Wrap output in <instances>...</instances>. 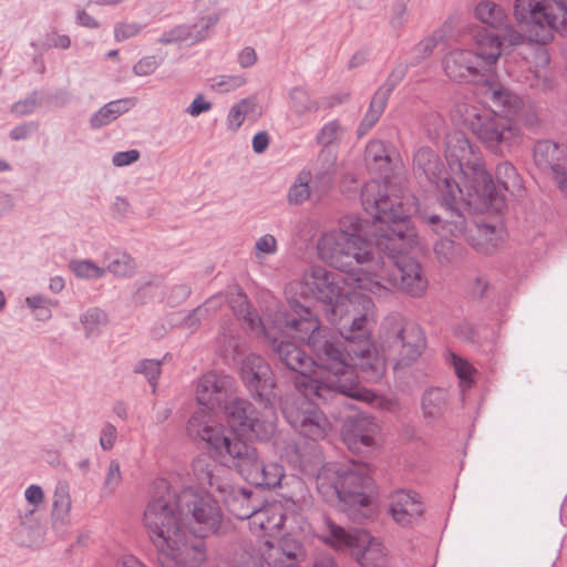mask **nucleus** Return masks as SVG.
Returning a JSON list of instances; mask_svg holds the SVG:
<instances>
[{
	"label": "nucleus",
	"instance_id": "1",
	"mask_svg": "<svg viewBox=\"0 0 567 567\" xmlns=\"http://www.w3.org/2000/svg\"><path fill=\"white\" fill-rule=\"evenodd\" d=\"M341 281L348 279L313 266L300 282V296L319 302L338 332L322 326L317 315L297 299H289L288 308L280 309L275 320L280 328L306 340L313 367L327 372L321 379L309 380L310 390L323 403L363 399L355 367L371 381L380 380L385 371L384 362L373 355L368 317L342 291Z\"/></svg>",
	"mask_w": 567,
	"mask_h": 567
},
{
	"label": "nucleus",
	"instance_id": "2",
	"mask_svg": "<svg viewBox=\"0 0 567 567\" xmlns=\"http://www.w3.org/2000/svg\"><path fill=\"white\" fill-rule=\"evenodd\" d=\"M361 203L365 213L381 223L375 234L378 260L370 284L420 297L427 279L420 262L403 256L416 237L409 213L396 197L389 195L386 184L379 181L363 185Z\"/></svg>",
	"mask_w": 567,
	"mask_h": 567
},
{
	"label": "nucleus",
	"instance_id": "3",
	"mask_svg": "<svg viewBox=\"0 0 567 567\" xmlns=\"http://www.w3.org/2000/svg\"><path fill=\"white\" fill-rule=\"evenodd\" d=\"M374 219L373 230L368 231L369 223L357 216H344L340 229L324 234L318 241L320 259L330 267L349 275V280L362 287L363 280L372 277L378 260L375 234L380 221Z\"/></svg>",
	"mask_w": 567,
	"mask_h": 567
},
{
	"label": "nucleus",
	"instance_id": "4",
	"mask_svg": "<svg viewBox=\"0 0 567 567\" xmlns=\"http://www.w3.org/2000/svg\"><path fill=\"white\" fill-rule=\"evenodd\" d=\"M413 172L421 184H429L441 198L443 213L425 216L426 223L441 233L449 230L452 235L461 234L465 225L463 210L472 205V199L466 196L454 173L430 147H421L415 152Z\"/></svg>",
	"mask_w": 567,
	"mask_h": 567
},
{
	"label": "nucleus",
	"instance_id": "5",
	"mask_svg": "<svg viewBox=\"0 0 567 567\" xmlns=\"http://www.w3.org/2000/svg\"><path fill=\"white\" fill-rule=\"evenodd\" d=\"M198 416L193 417L187 424L190 436L199 437L214 449L219 455H228L237 472L251 485L262 488H275L280 485L284 477V468L278 463L265 464L259 460L255 446L243 440L233 441L226 435L221 426L206 425L199 429Z\"/></svg>",
	"mask_w": 567,
	"mask_h": 567
},
{
	"label": "nucleus",
	"instance_id": "6",
	"mask_svg": "<svg viewBox=\"0 0 567 567\" xmlns=\"http://www.w3.org/2000/svg\"><path fill=\"white\" fill-rule=\"evenodd\" d=\"M445 158L454 175L461 176L466 196L472 204L480 202L485 206L497 209L503 205L493 176L485 169L477 147L461 132H454L446 137Z\"/></svg>",
	"mask_w": 567,
	"mask_h": 567
},
{
	"label": "nucleus",
	"instance_id": "7",
	"mask_svg": "<svg viewBox=\"0 0 567 567\" xmlns=\"http://www.w3.org/2000/svg\"><path fill=\"white\" fill-rule=\"evenodd\" d=\"M178 494L162 480L144 512V524L150 539L157 549L176 550L190 537L183 524Z\"/></svg>",
	"mask_w": 567,
	"mask_h": 567
},
{
	"label": "nucleus",
	"instance_id": "8",
	"mask_svg": "<svg viewBox=\"0 0 567 567\" xmlns=\"http://www.w3.org/2000/svg\"><path fill=\"white\" fill-rule=\"evenodd\" d=\"M453 115L491 151L504 155L520 142L519 130L514 121L491 110L467 103L454 106Z\"/></svg>",
	"mask_w": 567,
	"mask_h": 567
},
{
	"label": "nucleus",
	"instance_id": "9",
	"mask_svg": "<svg viewBox=\"0 0 567 567\" xmlns=\"http://www.w3.org/2000/svg\"><path fill=\"white\" fill-rule=\"evenodd\" d=\"M229 425V430L221 424L209 423L204 421L202 412H195L188 422L198 416L199 429L206 425L221 426L226 435H230L233 441L240 440L238 436H247L260 442L270 441L277 429V415L275 408L264 409V412H257L256 408L248 400L243 398H228L221 406Z\"/></svg>",
	"mask_w": 567,
	"mask_h": 567
},
{
	"label": "nucleus",
	"instance_id": "10",
	"mask_svg": "<svg viewBox=\"0 0 567 567\" xmlns=\"http://www.w3.org/2000/svg\"><path fill=\"white\" fill-rule=\"evenodd\" d=\"M514 16L532 42L547 44L556 32L567 35V0H515Z\"/></svg>",
	"mask_w": 567,
	"mask_h": 567
},
{
	"label": "nucleus",
	"instance_id": "11",
	"mask_svg": "<svg viewBox=\"0 0 567 567\" xmlns=\"http://www.w3.org/2000/svg\"><path fill=\"white\" fill-rule=\"evenodd\" d=\"M372 487L373 480L370 476L368 462L352 460L349 464L337 467L332 488L342 511L350 519L362 523L372 516L373 509L369 495Z\"/></svg>",
	"mask_w": 567,
	"mask_h": 567
},
{
	"label": "nucleus",
	"instance_id": "12",
	"mask_svg": "<svg viewBox=\"0 0 567 567\" xmlns=\"http://www.w3.org/2000/svg\"><path fill=\"white\" fill-rule=\"evenodd\" d=\"M193 472L198 483L208 486L218 494L227 509L238 519H248L260 506V501L252 497V492L231 484L229 470L208 456H199L193 462Z\"/></svg>",
	"mask_w": 567,
	"mask_h": 567
},
{
	"label": "nucleus",
	"instance_id": "13",
	"mask_svg": "<svg viewBox=\"0 0 567 567\" xmlns=\"http://www.w3.org/2000/svg\"><path fill=\"white\" fill-rule=\"evenodd\" d=\"M426 347L421 327L400 315L385 318L381 327L380 348L385 360L394 368L408 367L415 362Z\"/></svg>",
	"mask_w": 567,
	"mask_h": 567
},
{
	"label": "nucleus",
	"instance_id": "14",
	"mask_svg": "<svg viewBox=\"0 0 567 567\" xmlns=\"http://www.w3.org/2000/svg\"><path fill=\"white\" fill-rule=\"evenodd\" d=\"M501 51L478 45L477 52L471 50H454L443 59V69L446 76L457 83H477L487 73L493 72Z\"/></svg>",
	"mask_w": 567,
	"mask_h": 567
},
{
	"label": "nucleus",
	"instance_id": "15",
	"mask_svg": "<svg viewBox=\"0 0 567 567\" xmlns=\"http://www.w3.org/2000/svg\"><path fill=\"white\" fill-rule=\"evenodd\" d=\"M476 18L489 29L484 34L477 33V44L502 51L504 48L515 47L524 41L522 32L508 24L505 10L492 1H482L475 8Z\"/></svg>",
	"mask_w": 567,
	"mask_h": 567
},
{
	"label": "nucleus",
	"instance_id": "16",
	"mask_svg": "<svg viewBox=\"0 0 567 567\" xmlns=\"http://www.w3.org/2000/svg\"><path fill=\"white\" fill-rule=\"evenodd\" d=\"M239 375L249 395L264 409L275 408L277 381L265 358L249 353L240 363Z\"/></svg>",
	"mask_w": 567,
	"mask_h": 567
},
{
	"label": "nucleus",
	"instance_id": "17",
	"mask_svg": "<svg viewBox=\"0 0 567 567\" xmlns=\"http://www.w3.org/2000/svg\"><path fill=\"white\" fill-rule=\"evenodd\" d=\"M282 414L291 427L312 441L323 439L330 426L318 404L306 395L287 399L282 405Z\"/></svg>",
	"mask_w": 567,
	"mask_h": 567
},
{
	"label": "nucleus",
	"instance_id": "18",
	"mask_svg": "<svg viewBox=\"0 0 567 567\" xmlns=\"http://www.w3.org/2000/svg\"><path fill=\"white\" fill-rule=\"evenodd\" d=\"M181 509L184 515L190 514L197 524L200 525L202 539L207 534H215L219 530L223 520V513L219 501L210 493H202L193 488H185L178 494ZM190 539H196L190 536Z\"/></svg>",
	"mask_w": 567,
	"mask_h": 567
},
{
	"label": "nucleus",
	"instance_id": "19",
	"mask_svg": "<svg viewBox=\"0 0 567 567\" xmlns=\"http://www.w3.org/2000/svg\"><path fill=\"white\" fill-rule=\"evenodd\" d=\"M328 535L324 542L336 548H361L357 554V560L361 567H381L385 559L379 544L370 540V535L362 529H355L354 533L346 530L343 527L326 518Z\"/></svg>",
	"mask_w": 567,
	"mask_h": 567
},
{
	"label": "nucleus",
	"instance_id": "20",
	"mask_svg": "<svg viewBox=\"0 0 567 567\" xmlns=\"http://www.w3.org/2000/svg\"><path fill=\"white\" fill-rule=\"evenodd\" d=\"M379 425L374 417L367 414H358L349 419L342 431V439L348 449L353 453H371L375 446V435Z\"/></svg>",
	"mask_w": 567,
	"mask_h": 567
},
{
	"label": "nucleus",
	"instance_id": "21",
	"mask_svg": "<svg viewBox=\"0 0 567 567\" xmlns=\"http://www.w3.org/2000/svg\"><path fill=\"white\" fill-rule=\"evenodd\" d=\"M233 380L227 375L209 372L202 377L196 389L198 404L214 411L221 409L229 398Z\"/></svg>",
	"mask_w": 567,
	"mask_h": 567
},
{
	"label": "nucleus",
	"instance_id": "22",
	"mask_svg": "<svg viewBox=\"0 0 567 567\" xmlns=\"http://www.w3.org/2000/svg\"><path fill=\"white\" fill-rule=\"evenodd\" d=\"M424 513L421 496L412 489H396L390 495V514L401 526H410Z\"/></svg>",
	"mask_w": 567,
	"mask_h": 567
},
{
	"label": "nucleus",
	"instance_id": "23",
	"mask_svg": "<svg viewBox=\"0 0 567 567\" xmlns=\"http://www.w3.org/2000/svg\"><path fill=\"white\" fill-rule=\"evenodd\" d=\"M272 351L279 369H286L303 378L313 372V360L295 342L275 341Z\"/></svg>",
	"mask_w": 567,
	"mask_h": 567
},
{
	"label": "nucleus",
	"instance_id": "24",
	"mask_svg": "<svg viewBox=\"0 0 567 567\" xmlns=\"http://www.w3.org/2000/svg\"><path fill=\"white\" fill-rule=\"evenodd\" d=\"M184 544L176 550L157 549L159 551V564L162 567H184L179 564L181 559L192 556L194 565L198 566L206 559L205 543L202 539L184 538Z\"/></svg>",
	"mask_w": 567,
	"mask_h": 567
},
{
	"label": "nucleus",
	"instance_id": "25",
	"mask_svg": "<svg viewBox=\"0 0 567 567\" xmlns=\"http://www.w3.org/2000/svg\"><path fill=\"white\" fill-rule=\"evenodd\" d=\"M495 178L497 181V185L495 183L494 185L503 198V205L496 210H501L505 205V197L503 192H506L515 197L523 196L525 192L523 179L516 167L511 162L503 161L496 165Z\"/></svg>",
	"mask_w": 567,
	"mask_h": 567
},
{
	"label": "nucleus",
	"instance_id": "26",
	"mask_svg": "<svg viewBox=\"0 0 567 567\" xmlns=\"http://www.w3.org/2000/svg\"><path fill=\"white\" fill-rule=\"evenodd\" d=\"M493 105L496 107V113H503V117H508L514 121V118H520L522 113L524 111V104L522 99L513 93L511 90L498 86L491 87V96H489Z\"/></svg>",
	"mask_w": 567,
	"mask_h": 567
},
{
	"label": "nucleus",
	"instance_id": "27",
	"mask_svg": "<svg viewBox=\"0 0 567 567\" xmlns=\"http://www.w3.org/2000/svg\"><path fill=\"white\" fill-rule=\"evenodd\" d=\"M136 104V99L126 97L111 101L104 104L90 117V126L93 130L104 127L115 121L122 114L128 112Z\"/></svg>",
	"mask_w": 567,
	"mask_h": 567
},
{
	"label": "nucleus",
	"instance_id": "28",
	"mask_svg": "<svg viewBox=\"0 0 567 567\" xmlns=\"http://www.w3.org/2000/svg\"><path fill=\"white\" fill-rule=\"evenodd\" d=\"M534 162L539 169L553 172L555 168L560 166V158L563 156V150L559 144L543 140L538 141L534 145L533 150Z\"/></svg>",
	"mask_w": 567,
	"mask_h": 567
},
{
	"label": "nucleus",
	"instance_id": "29",
	"mask_svg": "<svg viewBox=\"0 0 567 567\" xmlns=\"http://www.w3.org/2000/svg\"><path fill=\"white\" fill-rule=\"evenodd\" d=\"M449 393L443 388H430L422 395L421 406L425 419L437 420L449 408Z\"/></svg>",
	"mask_w": 567,
	"mask_h": 567
},
{
	"label": "nucleus",
	"instance_id": "30",
	"mask_svg": "<svg viewBox=\"0 0 567 567\" xmlns=\"http://www.w3.org/2000/svg\"><path fill=\"white\" fill-rule=\"evenodd\" d=\"M431 227H432L433 231H435L437 235L441 236V238L434 245V252H435L437 259L441 262L451 264V262L457 260L458 258H461L462 252H463L462 245L456 243L453 239H450L449 236L453 237V238L462 237L466 230V224L464 225V229L462 230V233L458 235H452L449 230H446V233L442 230V233H441V231L434 229L433 226H431Z\"/></svg>",
	"mask_w": 567,
	"mask_h": 567
},
{
	"label": "nucleus",
	"instance_id": "31",
	"mask_svg": "<svg viewBox=\"0 0 567 567\" xmlns=\"http://www.w3.org/2000/svg\"><path fill=\"white\" fill-rule=\"evenodd\" d=\"M390 95V93L378 87L372 95L369 109L358 127L359 136L365 135L377 124L386 107Z\"/></svg>",
	"mask_w": 567,
	"mask_h": 567
},
{
	"label": "nucleus",
	"instance_id": "32",
	"mask_svg": "<svg viewBox=\"0 0 567 567\" xmlns=\"http://www.w3.org/2000/svg\"><path fill=\"white\" fill-rule=\"evenodd\" d=\"M80 322L86 339H93L102 333L109 322L107 313L99 307H91L80 315Z\"/></svg>",
	"mask_w": 567,
	"mask_h": 567
},
{
	"label": "nucleus",
	"instance_id": "33",
	"mask_svg": "<svg viewBox=\"0 0 567 567\" xmlns=\"http://www.w3.org/2000/svg\"><path fill=\"white\" fill-rule=\"evenodd\" d=\"M300 553V545L290 539L282 538L278 548H274V554L270 555L271 560L268 563L270 567L281 565V567H298L297 557Z\"/></svg>",
	"mask_w": 567,
	"mask_h": 567
},
{
	"label": "nucleus",
	"instance_id": "34",
	"mask_svg": "<svg viewBox=\"0 0 567 567\" xmlns=\"http://www.w3.org/2000/svg\"><path fill=\"white\" fill-rule=\"evenodd\" d=\"M311 181L312 175L310 171L303 169L297 175L288 192V200L290 204L301 205L310 198L312 192L310 186Z\"/></svg>",
	"mask_w": 567,
	"mask_h": 567
},
{
	"label": "nucleus",
	"instance_id": "35",
	"mask_svg": "<svg viewBox=\"0 0 567 567\" xmlns=\"http://www.w3.org/2000/svg\"><path fill=\"white\" fill-rule=\"evenodd\" d=\"M25 306L33 312L35 320L49 321L52 318L51 309L58 307L59 301L37 293L25 298Z\"/></svg>",
	"mask_w": 567,
	"mask_h": 567
},
{
	"label": "nucleus",
	"instance_id": "36",
	"mask_svg": "<svg viewBox=\"0 0 567 567\" xmlns=\"http://www.w3.org/2000/svg\"><path fill=\"white\" fill-rule=\"evenodd\" d=\"M71 509V497L69 487L65 484H59L53 494L52 519L54 523H64Z\"/></svg>",
	"mask_w": 567,
	"mask_h": 567
},
{
	"label": "nucleus",
	"instance_id": "37",
	"mask_svg": "<svg viewBox=\"0 0 567 567\" xmlns=\"http://www.w3.org/2000/svg\"><path fill=\"white\" fill-rule=\"evenodd\" d=\"M269 508H261L260 505L256 507V513L248 518L251 525L258 526L265 534L279 529L284 524V515L269 516Z\"/></svg>",
	"mask_w": 567,
	"mask_h": 567
},
{
	"label": "nucleus",
	"instance_id": "38",
	"mask_svg": "<svg viewBox=\"0 0 567 567\" xmlns=\"http://www.w3.org/2000/svg\"><path fill=\"white\" fill-rule=\"evenodd\" d=\"M289 95L291 99V109L298 116L315 113L319 109L318 103L313 101L308 91L302 87L296 86L291 89Z\"/></svg>",
	"mask_w": 567,
	"mask_h": 567
},
{
	"label": "nucleus",
	"instance_id": "39",
	"mask_svg": "<svg viewBox=\"0 0 567 567\" xmlns=\"http://www.w3.org/2000/svg\"><path fill=\"white\" fill-rule=\"evenodd\" d=\"M256 101L254 97H246L240 100L234 106H231L227 115V125L231 131H237L244 123L246 116L255 111Z\"/></svg>",
	"mask_w": 567,
	"mask_h": 567
},
{
	"label": "nucleus",
	"instance_id": "40",
	"mask_svg": "<svg viewBox=\"0 0 567 567\" xmlns=\"http://www.w3.org/2000/svg\"><path fill=\"white\" fill-rule=\"evenodd\" d=\"M69 268L78 278L89 280L102 278L106 271L91 259H72Z\"/></svg>",
	"mask_w": 567,
	"mask_h": 567
},
{
	"label": "nucleus",
	"instance_id": "41",
	"mask_svg": "<svg viewBox=\"0 0 567 567\" xmlns=\"http://www.w3.org/2000/svg\"><path fill=\"white\" fill-rule=\"evenodd\" d=\"M219 17L215 13L202 17L193 24H188L190 29V43L195 44L204 41L208 37L209 30L217 24Z\"/></svg>",
	"mask_w": 567,
	"mask_h": 567
},
{
	"label": "nucleus",
	"instance_id": "42",
	"mask_svg": "<svg viewBox=\"0 0 567 567\" xmlns=\"http://www.w3.org/2000/svg\"><path fill=\"white\" fill-rule=\"evenodd\" d=\"M136 265L134 259L126 252L118 254L112 259L105 270L122 278L131 277L135 271Z\"/></svg>",
	"mask_w": 567,
	"mask_h": 567
},
{
	"label": "nucleus",
	"instance_id": "43",
	"mask_svg": "<svg viewBox=\"0 0 567 567\" xmlns=\"http://www.w3.org/2000/svg\"><path fill=\"white\" fill-rule=\"evenodd\" d=\"M442 35L440 33H433L432 35L421 40L414 48V59L411 61V65L415 66L417 65L423 59L430 56L433 52V50L441 43L440 40Z\"/></svg>",
	"mask_w": 567,
	"mask_h": 567
},
{
	"label": "nucleus",
	"instance_id": "44",
	"mask_svg": "<svg viewBox=\"0 0 567 567\" xmlns=\"http://www.w3.org/2000/svg\"><path fill=\"white\" fill-rule=\"evenodd\" d=\"M341 125L338 120L326 123L318 132L316 142L322 147H328L339 142Z\"/></svg>",
	"mask_w": 567,
	"mask_h": 567
},
{
	"label": "nucleus",
	"instance_id": "45",
	"mask_svg": "<svg viewBox=\"0 0 567 567\" xmlns=\"http://www.w3.org/2000/svg\"><path fill=\"white\" fill-rule=\"evenodd\" d=\"M365 161L378 164L379 168H383L389 165L391 159L381 141H371L365 147Z\"/></svg>",
	"mask_w": 567,
	"mask_h": 567
},
{
	"label": "nucleus",
	"instance_id": "46",
	"mask_svg": "<svg viewBox=\"0 0 567 567\" xmlns=\"http://www.w3.org/2000/svg\"><path fill=\"white\" fill-rule=\"evenodd\" d=\"M42 104L39 91H32L23 100L12 104L11 112L17 116H25L35 111Z\"/></svg>",
	"mask_w": 567,
	"mask_h": 567
},
{
	"label": "nucleus",
	"instance_id": "47",
	"mask_svg": "<svg viewBox=\"0 0 567 567\" xmlns=\"http://www.w3.org/2000/svg\"><path fill=\"white\" fill-rule=\"evenodd\" d=\"M161 364L162 362L159 360L143 359L135 364L134 372L143 374L148 383L155 388L156 381L161 374Z\"/></svg>",
	"mask_w": 567,
	"mask_h": 567
},
{
	"label": "nucleus",
	"instance_id": "48",
	"mask_svg": "<svg viewBox=\"0 0 567 567\" xmlns=\"http://www.w3.org/2000/svg\"><path fill=\"white\" fill-rule=\"evenodd\" d=\"M411 66V63H398L379 87L392 94L395 87L404 80Z\"/></svg>",
	"mask_w": 567,
	"mask_h": 567
},
{
	"label": "nucleus",
	"instance_id": "49",
	"mask_svg": "<svg viewBox=\"0 0 567 567\" xmlns=\"http://www.w3.org/2000/svg\"><path fill=\"white\" fill-rule=\"evenodd\" d=\"M411 66V63H398L379 87L392 94L395 87L404 80Z\"/></svg>",
	"mask_w": 567,
	"mask_h": 567
},
{
	"label": "nucleus",
	"instance_id": "50",
	"mask_svg": "<svg viewBox=\"0 0 567 567\" xmlns=\"http://www.w3.org/2000/svg\"><path fill=\"white\" fill-rule=\"evenodd\" d=\"M411 66V63H398L379 87L392 94L395 87L404 80Z\"/></svg>",
	"mask_w": 567,
	"mask_h": 567
},
{
	"label": "nucleus",
	"instance_id": "51",
	"mask_svg": "<svg viewBox=\"0 0 567 567\" xmlns=\"http://www.w3.org/2000/svg\"><path fill=\"white\" fill-rule=\"evenodd\" d=\"M411 66V63H398L379 87L392 94L395 87L404 80Z\"/></svg>",
	"mask_w": 567,
	"mask_h": 567
},
{
	"label": "nucleus",
	"instance_id": "52",
	"mask_svg": "<svg viewBox=\"0 0 567 567\" xmlns=\"http://www.w3.org/2000/svg\"><path fill=\"white\" fill-rule=\"evenodd\" d=\"M184 41H190V29L188 24H177L168 31H165L158 38V42L164 45L176 44Z\"/></svg>",
	"mask_w": 567,
	"mask_h": 567
},
{
	"label": "nucleus",
	"instance_id": "53",
	"mask_svg": "<svg viewBox=\"0 0 567 567\" xmlns=\"http://www.w3.org/2000/svg\"><path fill=\"white\" fill-rule=\"evenodd\" d=\"M121 482H122V472H121L120 462L117 460H112L110 462L107 473L105 475L103 489L109 492L110 494H112L120 486Z\"/></svg>",
	"mask_w": 567,
	"mask_h": 567
},
{
	"label": "nucleus",
	"instance_id": "54",
	"mask_svg": "<svg viewBox=\"0 0 567 567\" xmlns=\"http://www.w3.org/2000/svg\"><path fill=\"white\" fill-rule=\"evenodd\" d=\"M143 30V25L137 22H120L114 27V38L117 42L131 39Z\"/></svg>",
	"mask_w": 567,
	"mask_h": 567
},
{
	"label": "nucleus",
	"instance_id": "55",
	"mask_svg": "<svg viewBox=\"0 0 567 567\" xmlns=\"http://www.w3.org/2000/svg\"><path fill=\"white\" fill-rule=\"evenodd\" d=\"M161 64L154 55H147L138 60L133 66V73L137 76H146L152 74Z\"/></svg>",
	"mask_w": 567,
	"mask_h": 567
},
{
	"label": "nucleus",
	"instance_id": "56",
	"mask_svg": "<svg viewBox=\"0 0 567 567\" xmlns=\"http://www.w3.org/2000/svg\"><path fill=\"white\" fill-rule=\"evenodd\" d=\"M236 302H237V306L233 307L235 315L239 319H241V320L248 322L250 326H252L255 318H254V313L250 310V306L247 300V297L245 295L239 293L236 299Z\"/></svg>",
	"mask_w": 567,
	"mask_h": 567
},
{
	"label": "nucleus",
	"instance_id": "57",
	"mask_svg": "<svg viewBox=\"0 0 567 567\" xmlns=\"http://www.w3.org/2000/svg\"><path fill=\"white\" fill-rule=\"evenodd\" d=\"M39 128V124L37 122H25L14 126L10 131V138L12 141H23L27 140L32 133L37 132Z\"/></svg>",
	"mask_w": 567,
	"mask_h": 567
},
{
	"label": "nucleus",
	"instance_id": "58",
	"mask_svg": "<svg viewBox=\"0 0 567 567\" xmlns=\"http://www.w3.org/2000/svg\"><path fill=\"white\" fill-rule=\"evenodd\" d=\"M208 309L206 308V303L195 308L190 311L183 320V326L187 329L194 331L196 330L203 318L207 316Z\"/></svg>",
	"mask_w": 567,
	"mask_h": 567
},
{
	"label": "nucleus",
	"instance_id": "59",
	"mask_svg": "<svg viewBox=\"0 0 567 567\" xmlns=\"http://www.w3.org/2000/svg\"><path fill=\"white\" fill-rule=\"evenodd\" d=\"M192 293V289L187 284L175 285L167 297L172 306H178L184 302Z\"/></svg>",
	"mask_w": 567,
	"mask_h": 567
},
{
	"label": "nucleus",
	"instance_id": "60",
	"mask_svg": "<svg viewBox=\"0 0 567 567\" xmlns=\"http://www.w3.org/2000/svg\"><path fill=\"white\" fill-rule=\"evenodd\" d=\"M117 436V430L116 427L111 424L106 423L101 430L100 434V445L102 450L110 451L114 446L115 440Z\"/></svg>",
	"mask_w": 567,
	"mask_h": 567
},
{
	"label": "nucleus",
	"instance_id": "61",
	"mask_svg": "<svg viewBox=\"0 0 567 567\" xmlns=\"http://www.w3.org/2000/svg\"><path fill=\"white\" fill-rule=\"evenodd\" d=\"M140 158V152L137 150H130L123 152H116L112 157L114 166L123 167L135 163Z\"/></svg>",
	"mask_w": 567,
	"mask_h": 567
},
{
	"label": "nucleus",
	"instance_id": "62",
	"mask_svg": "<svg viewBox=\"0 0 567 567\" xmlns=\"http://www.w3.org/2000/svg\"><path fill=\"white\" fill-rule=\"evenodd\" d=\"M454 334L458 339L466 341V342H475V339H476L475 327L467 321L457 323L454 327Z\"/></svg>",
	"mask_w": 567,
	"mask_h": 567
},
{
	"label": "nucleus",
	"instance_id": "63",
	"mask_svg": "<svg viewBox=\"0 0 567 567\" xmlns=\"http://www.w3.org/2000/svg\"><path fill=\"white\" fill-rule=\"evenodd\" d=\"M256 250L262 254L272 255L277 251V240L275 236L266 234L256 241Z\"/></svg>",
	"mask_w": 567,
	"mask_h": 567
},
{
	"label": "nucleus",
	"instance_id": "64",
	"mask_svg": "<svg viewBox=\"0 0 567 567\" xmlns=\"http://www.w3.org/2000/svg\"><path fill=\"white\" fill-rule=\"evenodd\" d=\"M453 365H454L455 373L461 381H463V382L471 381V373H472L473 368L468 362H466L465 360L453 354Z\"/></svg>",
	"mask_w": 567,
	"mask_h": 567
}]
</instances>
